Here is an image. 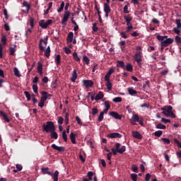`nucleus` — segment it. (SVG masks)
<instances>
[{
    "mask_svg": "<svg viewBox=\"0 0 181 181\" xmlns=\"http://www.w3.org/2000/svg\"><path fill=\"white\" fill-rule=\"evenodd\" d=\"M62 136L64 141L68 142V135H66V133H65V130L63 131Z\"/></svg>",
    "mask_w": 181,
    "mask_h": 181,
    "instance_id": "nucleus-43",
    "label": "nucleus"
},
{
    "mask_svg": "<svg viewBox=\"0 0 181 181\" xmlns=\"http://www.w3.org/2000/svg\"><path fill=\"white\" fill-rule=\"evenodd\" d=\"M61 63H62L61 57H60V54H58L55 57V64L59 66Z\"/></svg>",
    "mask_w": 181,
    "mask_h": 181,
    "instance_id": "nucleus-30",
    "label": "nucleus"
},
{
    "mask_svg": "<svg viewBox=\"0 0 181 181\" xmlns=\"http://www.w3.org/2000/svg\"><path fill=\"white\" fill-rule=\"evenodd\" d=\"M4 28L6 31L10 30V26L7 23L4 24Z\"/></svg>",
    "mask_w": 181,
    "mask_h": 181,
    "instance_id": "nucleus-62",
    "label": "nucleus"
},
{
    "mask_svg": "<svg viewBox=\"0 0 181 181\" xmlns=\"http://www.w3.org/2000/svg\"><path fill=\"white\" fill-rule=\"evenodd\" d=\"M103 98H104V94L103 93V92L100 91L98 93V95H96L95 101H98L100 100H102Z\"/></svg>",
    "mask_w": 181,
    "mask_h": 181,
    "instance_id": "nucleus-24",
    "label": "nucleus"
},
{
    "mask_svg": "<svg viewBox=\"0 0 181 181\" xmlns=\"http://www.w3.org/2000/svg\"><path fill=\"white\" fill-rule=\"evenodd\" d=\"M113 73H115V69H113L112 68V69H110L109 72H107V74H106V75L111 76Z\"/></svg>",
    "mask_w": 181,
    "mask_h": 181,
    "instance_id": "nucleus-64",
    "label": "nucleus"
},
{
    "mask_svg": "<svg viewBox=\"0 0 181 181\" xmlns=\"http://www.w3.org/2000/svg\"><path fill=\"white\" fill-rule=\"evenodd\" d=\"M109 115L115 118V119L121 120L122 115H119L117 112L115 111L110 112Z\"/></svg>",
    "mask_w": 181,
    "mask_h": 181,
    "instance_id": "nucleus-11",
    "label": "nucleus"
},
{
    "mask_svg": "<svg viewBox=\"0 0 181 181\" xmlns=\"http://www.w3.org/2000/svg\"><path fill=\"white\" fill-rule=\"evenodd\" d=\"M42 132H56V127L53 122H47L46 124H42Z\"/></svg>",
    "mask_w": 181,
    "mask_h": 181,
    "instance_id": "nucleus-2",
    "label": "nucleus"
},
{
    "mask_svg": "<svg viewBox=\"0 0 181 181\" xmlns=\"http://www.w3.org/2000/svg\"><path fill=\"white\" fill-rule=\"evenodd\" d=\"M181 28H174V29L173 30V32H174L175 34H177L178 35H180V33H181V30H180L179 29H180Z\"/></svg>",
    "mask_w": 181,
    "mask_h": 181,
    "instance_id": "nucleus-42",
    "label": "nucleus"
},
{
    "mask_svg": "<svg viewBox=\"0 0 181 181\" xmlns=\"http://www.w3.org/2000/svg\"><path fill=\"white\" fill-rule=\"evenodd\" d=\"M69 137L72 144H76V134H75L74 132H71L70 133Z\"/></svg>",
    "mask_w": 181,
    "mask_h": 181,
    "instance_id": "nucleus-20",
    "label": "nucleus"
},
{
    "mask_svg": "<svg viewBox=\"0 0 181 181\" xmlns=\"http://www.w3.org/2000/svg\"><path fill=\"white\" fill-rule=\"evenodd\" d=\"M127 33H130L133 30V25L132 24V23L129 22L127 23Z\"/></svg>",
    "mask_w": 181,
    "mask_h": 181,
    "instance_id": "nucleus-27",
    "label": "nucleus"
},
{
    "mask_svg": "<svg viewBox=\"0 0 181 181\" xmlns=\"http://www.w3.org/2000/svg\"><path fill=\"white\" fill-rule=\"evenodd\" d=\"M132 170H133L134 173H138V166H136V165H133Z\"/></svg>",
    "mask_w": 181,
    "mask_h": 181,
    "instance_id": "nucleus-56",
    "label": "nucleus"
},
{
    "mask_svg": "<svg viewBox=\"0 0 181 181\" xmlns=\"http://www.w3.org/2000/svg\"><path fill=\"white\" fill-rule=\"evenodd\" d=\"M106 88H107V90H109V91H110L111 90H112V83L110 81L106 82Z\"/></svg>",
    "mask_w": 181,
    "mask_h": 181,
    "instance_id": "nucleus-37",
    "label": "nucleus"
},
{
    "mask_svg": "<svg viewBox=\"0 0 181 181\" xmlns=\"http://www.w3.org/2000/svg\"><path fill=\"white\" fill-rule=\"evenodd\" d=\"M37 85H33V91H34V93H35V94H37Z\"/></svg>",
    "mask_w": 181,
    "mask_h": 181,
    "instance_id": "nucleus-55",
    "label": "nucleus"
},
{
    "mask_svg": "<svg viewBox=\"0 0 181 181\" xmlns=\"http://www.w3.org/2000/svg\"><path fill=\"white\" fill-rule=\"evenodd\" d=\"M175 23H176V25H177V27H176V28H181V20L176 19Z\"/></svg>",
    "mask_w": 181,
    "mask_h": 181,
    "instance_id": "nucleus-50",
    "label": "nucleus"
},
{
    "mask_svg": "<svg viewBox=\"0 0 181 181\" xmlns=\"http://www.w3.org/2000/svg\"><path fill=\"white\" fill-rule=\"evenodd\" d=\"M132 135H133V137L136 139H139V140L142 139V135L140 134V133L138 131H133Z\"/></svg>",
    "mask_w": 181,
    "mask_h": 181,
    "instance_id": "nucleus-17",
    "label": "nucleus"
},
{
    "mask_svg": "<svg viewBox=\"0 0 181 181\" xmlns=\"http://www.w3.org/2000/svg\"><path fill=\"white\" fill-rule=\"evenodd\" d=\"M23 6L27 8V13L30 10V5L26 1H23Z\"/></svg>",
    "mask_w": 181,
    "mask_h": 181,
    "instance_id": "nucleus-32",
    "label": "nucleus"
},
{
    "mask_svg": "<svg viewBox=\"0 0 181 181\" xmlns=\"http://www.w3.org/2000/svg\"><path fill=\"white\" fill-rule=\"evenodd\" d=\"M151 177V175H150V173L146 174L145 180L146 181H150Z\"/></svg>",
    "mask_w": 181,
    "mask_h": 181,
    "instance_id": "nucleus-63",
    "label": "nucleus"
},
{
    "mask_svg": "<svg viewBox=\"0 0 181 181\" xmlns=\"http://www.w3.org/2000/svg\"><path fill=\"white\" fill-rule=\"evenodd\" d=\"M53 23V21L52 20H40L39 21V26L42 29H47L48 26L51 25Z\"/></svg>",
    "mask_w": 181,
    "mask_h": 181,
    "instance_id": "nucleus-4",
    "label": "nucleus"
},
{
    "mask_svg": "<svg viewBox=\"0 0 181 181\" xmlns=\"http://www.w3.org/2000/svg\"><path fill=\"white\" fill-rule=\"evenodd\" d=\"M161 122L163 123H170V119H165V118H161Z\"/></svg>",
    "mask_w": 181,
    "mask_h": 181,
    "instance_id": "nucleus-60",
    "label": "nucleus"
},
{
    "mask_svg": "<svg viewBox=\"0 0 181 181\" xmlns=\"http://www.w3.org/2000/svg\"><path fill=\"white\" fill-rule=\"evenodd\" d=\"M112 101L115 102V103H121L122 102V98L121 97H116V98H113Z\"/></svg>",
    "mask_w": 181,
    "mask_h": 181,
    "instance_id": "nucleus-47",
    "label": "nucleus"
},
{
    "mask_svg": "<svg viewBox=\"0 0 181 181\" xmlns=\"http://www.w3.org/2000/svg\"><path fill=\"white\" fill-rule=\"evenodd\" d=\"M124 20H125V22L130 23L132 19L130 17H127V16H124Z\"/></svg>",
    "mask_w": 181,
    "mask_h": 181,
    "instance_id": "nucleus-61",
    "label": "nucleus"
},
{
    "mask_svg": "<svg viewBox=\"0 0 181 181\" xmlns=\"http://www.w3.org/2000/svg\"><path fill=\"white\" fill-rule=\"evenodd\" d=\"M16 48H17V45H16L15 44L11 45L10 48L8 49V51L10 52V55L15 56Z\"/></svg>",
    "mask_w": 181,
    "mask_h": 181,
    "instance_id": "nucleus-15",
    "label": "nucleus"
},
{
    "mask_svg": "<svg viewBox=\"0 0 181 181\" xmlns=\"http://www.w3.org/2000/svg\"><path fill=\"white\" fill-rule=\"evenodd\" d=\"M141 118L139 117V115H133V117H132V119H129L130 124L133 125H136L135 122H139Z\"/></svg>",
    "mask_w": 181,
    "mask_h": 181,
    "instance_id": "nucleus-8",
    "label": "nucleus"
},
{
    "mask_svg": "<svg viewBox=\"0 0 181 181\" xmlns=\"http://www.w3.org/2000/svg\"><path fill=\"white\" fill-rule=\"evenodd\" d=\"M49 168H41V173L42 175H48L49 176H53V180L54 181H58V175H59V172L58 170H55L54 174L52 173L49 171Z\"/></svg>",
    "mask_w": 181,
    "mask_h": 181,
    "instance_id": "nucleus-3",
    "label": "nucleus"
},
{
    "mask_svg": "<svg viewBox=\"0 0 181 181\" xmlns=\"http://www.w3.org/2000/svg\"><path fill=\"white\" fill-rule=\"evenodd\" d=\"M82 83H83L84 87L87 88H92L94 85V83L92 80H83L82 81Z\"/></svg>",
    "mask_w": 181,
    "mask_h": 181,
    "instance_id": "nucleus-10",
    "label": "nucleus"
},
{
    "mask_svg": "<svg viewBox=\"0 0 181 181\" xmlns=\"http://www.w3.org/2000/svg\"><path fill=\"white\" fill-rule=\"evenodd\" d=\"M175 42H176L177 45L181 44V37L176 35V37H175Z\"/></svg>",
    "mask_w": 181,
    "mask_h": 181,
    "instance_id": "nucleus-46",
    "label": "nucleus"
},
{
    "mask_svg": "<svg viewBox=\"0 0 181 181\" xmlns=\"http://www.w3.org/2000/svg\"><path fill=\"white\" fill-rule=\"evenodd\" d=\"M98 114V108L97 107H94L92 109V115H97Z\"/></svg>",
    "mask_w": 181,
    "mask_h": 181,
    "instance_id": "nucleus-58",
    "label": "nucleus"
},
{
    "mask_svg": "<svg viewBox=\"0 0 181 181\" xmlns=\"http://www.w3.org/2000/svg\"><path fill=\"white\" fill-rule=\"evenodd\" d=\"M29 24L30 25L31 29H33L34 28V18H30V19L29 20Z\"/></svg>",
    "mask_w": 181,
    "mask_h": 181,
    "instance_id": "nucleus-51",
    "label": "nucleus"
},
{
    "mask_svg": "<svg viewBox=\"0 0 181 181\" xmlns=\"http://www.w3.org/2000/svg\"><path fill=\"white\" fill-rule=\"evenodd\" d=\"M107 137L110 139H121L122 135L119 133H111L107 134Z\"/></svg>",
    "mask_w": 181,
    "mask_h": 181,
    "instance_id": "nucleus-14",
    "label": "nucleus"
},
{
    "mask_svg": "<svg viewBox=\"0 0 181 181\" xmlns=\"http://www.w3.org/2000/svg\"><path fill=\"white\" fill-rule=\"evenodd\" d=\"M63 122H64V118H63V117H59V118L58 119V124H59V125L63 124Z\"/></svg>",
    "mask_w": 181,
    "mask_h": 181,
    "instance_id": "nucleus-53",
    "label": "nucleus"
},
{
    "mask_svg": "<svg viewBox=\"0 0 181 181\" xmlns=\"http://www.w3.org/2000/svg\"><path fill=\"white\" fill-rule=\"evenodd\" d=\"M173 42H174V39L169 37L163 41H161L160 46L161 47H168L170 45L173 44Z\"/></svg>",
    "mask_w": 181,
    "mask_h": 181,
    "instance_id": "nucleus-6",
    "label": "nucleus"
},
{
    "mask_svg": "<svg viewBox=\"0 0 181 181\" xmlns=\"http://www.w3.org/2000/svg\"><path fill=\"white\" fill-rule=\"evenodd\" d=\"M127 33H129V32H120V37H123V39H127L129 37Z\"/></svg>",
    "mask_w": 181,
    "mask_h": 181,
    "instance_id": "nucleus-33",
    "label": "nucleus"
},
{
    "mask_svg": "<svg viewBox=\"0 0 181 181\" xmlns=\"http://www.w3.org/2000/svg\"><path fill=\"white\" fill-rule=\"evenodd\" d=\"M76 122H77V124L82 125V122L80 119V117L78 116L76 117Z\"/></svg>",
    "mask_w": 181,
    "mask_h": 181,
    "instance_id": "nucleus-54",
    "label": "nucleus"
},
{
    "mask_svg": "<svg viewBox=\"0 0 181 181\" xmlns=\"http://www.w3.org/2000/svg\"><path fill=\"white\" fill-rule=\"evenodd\" d=\"M156 128H157V129H165L166 126L162 123H159L157 124V126H156Z\"/></svg>",
    "mask_w": 181,
    "mask_h": 181,
    "instance_id": "nucleus-34",
    "label": "nucleus"
},
{
    "mask_svg": "<svg viewBox=\"0 0 181 181\" xmlns=\"http://www.w3.org/2000/svg\"><path fill=\"white\" fill-rule=\"evenodd\" d=\"M41 95L44 96V97L49 98H50L52 97V95L51 94H48V93L46 92V91L41 92Z\"/></svg>",
    "mask_w": 181,
    "mask_h": 181,
    "instance_id": "nucleus-38",
    "label": "nucleus"
},
{
    "mask_svg": "<svg viewBox=\"0 0 181 181\" xmlns=\"http://www.w3.org/2000/svg\"><path fill=\"white\" fill-rule=\"evenodd\" d=\"M130 177L132 178V180L133 181H137L138 180V175L133 173L130 175Z\"/></svg>",
    "mask_w": 181,
    "mask_h": 181,
    "instance_id": "nucleus-39",
    "label": "nucleus"
},
{
    "mask_svg": "<svg viewBox=\"0 0 181 181\" xmlns=\"http://www.w3.org/2000/svg\"><path fill=\"white\" fill-rule=\"evenodd\" d=\"M48 133L51 134L52 139H58V134H57V132H49Z\"/></svg>",
    "mask_w": 181,
    "mask_h": 181,
    "instance_id": "nucleus-29",
    "label": "nucleus"
},
{
    "mask_svg": "<svg viewBox=\"0 0 181 181\" xmlns=\"http://www.w3.org/2000/svg\"><path fill=\"white\" fill-rule=\"evenodd\" d=\"M0 116L2 117V119H4V121H5L7 123L10 122V119L7 117L6 114L3 111H0Z\"/></svg>",
    "mask_w": 181,
    "mask_h": 181,
    "instance_id": "nucleus-22",
    "label": "nucleus"
},
{
    "mask_svg": "<svg viewBox=\"0 0 181 181\" xmlns=\"http://www.w3.org/2000/svg\"><path fill=\"white\" fill-rule=\"evenodd\" d=\"M51 148L54 149V150H57L58 152H60V153H63V152L65 151V148L64 147L58 146H56V144H52Z\"/></svg>",
    "mask_w": 181,
    "mask_h": 181,
    "instance_id": "nucleus-12",
    "label": "nucleus"
},
{
    "mask_svg": "<svg viewBox=\"0 0 181 181\" xmlns=\"http://www.w3.org/2000/svg\"><path fill=\"white\" fill-rule=\"evenodd\" d=\"M72 56L74 57V59H75L76 62H80L81 57H78V55H77L76 52H74Z\"/></svg>",
    "mask_w": 181,
    "mask_h": 181,
    "instance_id": "nucleus-36",
    "label": "nucleus"
},
{
    "mask_svg": "<svg viewBox=\"0 0 181 181\" xmlns=\"http://www.w3.org/2000/svg\"><path fill=\"white\" fill-rule=\"evenodd\" d=\"M104 12L111 13V8L110 7V4H104Z\"/></svg>",
    "mask_w": 181,
    "mask_h": 181,
    "instance_id": "nucleus-25",
    "label": "nucleus"
},
{
    "mask_svg": "<svg viewBox=\"0 0 181 181\" xmlns=\"http://www.w3.org/2000/svg\"><path fill=\"white\" fill-rule=\"evenodd\" d=\"M125 70L128 71V72H133V66L132 65V64H127L125 66Z\"/></svg>",
    "mask_w": 181,
    "mask_h": 181,
    "instance_id": "nucleus-28",
    "label": "nucleus"
},
{
    "mask_svg": "<svg viewBox=\"0 0 181 181\" xmlns=\"http://www.w3.org/2000/svg\"><path fill=\"white\" fill-rule=\"evenodd\" d=\"M82 60H83L84 62H86V64H87V65L89 64L90 59H89L88 57L84 55Z\"/></svg>",
    "mask_w": 181,
    "mask_h": 181,
    "instance_id": "nucleus-45",
    "label": "nucleus"
},
{
    "mask_svg": "<svg viewBox=\"0 0 181 181\" xmlns=\"http://www.w3.org/2000/svg\"><path fill=\"white\" fill-rule=\"evenodd\" d=\"M103 119H104V114H100L99 115V117H98V122H101V121H103Z\"/></svg>",
    "mask_w": 181,
    "mask_h": 181,
    "instance_id": "nucleus-52",
    "label": "nucleus"
},
{
    "mask_svg": "<svg viewBox=\"0 0 181 181\" xmlns=\"http://www.w3.org/2000/svg\"><path fill=\"white\" fill-rule=\"evenodd\" d=\"M153 134L156 137H160L163 135V131L162 130H158L157 132H154V133H153Z\"/></svg>",
    "mask_w": 181,
    "mask_h": 181,
    "instance_id": "nucleus-31",
    "label": "nucleus"
},
{
    "mask_svg": "<svg viewBox=\"0 0 181 181\" xmlns=\"http://www.w3.org/2000/svg\"><path fill=\"white\" fill-rule=\"evenodd\" d=\"M74 40H75L74 38V33H69L68 36H66V41H68V43H71V42H73Z\"/></svg>",
    "mask_w": 181,
    "mask_h": 181,
    "instance_id": "nucleus-18",
    "label": "nucleus"
},
{
    "mask_svg": "<svg viewBox=\"0 0 181 181\" xmlns=\"http://www.w3.org/2000/svg\"><path fill=\"white\" fill-rule=\"evenodd\" d=\"M87 177L89 180H92L93 177V172L92 171H88L87 173Z\"/></svg>",
    "mask_w": 181,
    "mask_h": 181,
    "instance_id": "nucleus-49",
    "label": "nucleus"
},
{
    "mask_svg": "<svg viewBox=\"0 0 181 181\" xmlns=\"http://www.w3.org/2000/svg\"><path fill=\"white\" fill-rule=\"evenodd\" d=\"M24 95H25V98H27L28 101H30L32 98L30 97V94L28 91H24Z\"/></svg>",
    "mask_w": 181,
    "mask_h": 181,
    "instance_id": "nucleus-40",
    "label": "nucleus"
},
{
    "mask_svg": "<svg viewBox=\"0 0 181 181\" xmlns=\"http://www.w3.org/2000/svg\"><path fill=\"white\" fill-rule=\"evenodd\" d=\"M123 12L124 13H129V11H128V6L125 5L124 7L123 8Z\"/></svg>",
    "mask_w": 181,
    "mask_h": 181,
    "instance_id": "nucleus-59",
    "label": "nucleus"
},
{
    "mask_svg": "<svg viewBox=\"0 0 181 181\" xmlns=\"http://www.w3.org/2000/svg\"><path fill=\"white\" fill-rule=\"evenodd\" d=\"M70 15H71V13H70V11H66L64 12V16L61 22L62 25H64V26H66V22H68Z\"/></svg>",
    "mask_w": 181,
    "mask_h": 181,
    "instance_id": "nucleus-5",
    "label": "nucleus"
},
{
    "mask_svg": "<svg viewBox=\"0 0 181 181\" xmlns=\"http://www.w3.org/2000/svg\"><path fill=\"white\" fill-rule=\"evenodd\" d=\"M43 51H45V56L47 58H49L51 54V48L49 47V46L47 47L46 49H45V47H43Z\"/></svg>",
    "mask_w": 181,
    "mask_h": 181,
    "instance_id": "nucleus-23",
    "label": "nucleus"
},
{
    "mask_svg": "<svg viewBox=\"0 0 181 181\" xmlns=\"http://www.w3.org/2000/svg\"><path fill=\"white\" fill-rule=\"evenodd\" d=\"M116 67L117 68H120V69H123V70H125V64L124 62L123 61H117L116 62Z\"/></svg>",
    "mask_w": 181,
    "mask_h": 181,
    "instance_id": "nucleus-16",
    "label": "nucleus"
},
{
    "mask_svg": "<svg viewBox=\"0 0 181 181\" xmlns=\"http://www.w3.org/2000/svg\"><path fill=\"white\" fill-rule=\"evenodd\" d=\"M37 73L40 75H42V64L40 62L37 63Z\"/></svg>",
    "mask_w": 181,
    "mask_h": 181,
    "instance_id": "nucleus-26",
    "label": "nucleus"
},
{
    "mask_svg": "<svg viewBox=\"0 0 181 181\" xmlns=\"http://www.w3.org/2000/svg\"><path fill=\"white\" fill-rule=\"evenodd\" d=\"M116 146V149H115V151H117V152H118V153L119 154H123L125 152V146H122L121 147V144L119 143H116L115 144ZM120 147V148H119Z\"/></svg>",
    "mask_w": 181,
    "mask_h": 181,
    "instance_id": "nucleus-7",
    "label": "nucleus"
},
{
    "mask_svg": "<svg viewBox=\"0 0 181 181\" xmlns=\"http://www.w3.org/2000/svg\"><path fill=\"white\" fill-rule=\"evenodd\" d=\"M77 78V71L76 69H74V71H72L71 74V78L70 80L71 81L72 83H75L76 81Z\"/></svg>",
    "mask_w": 181,
    "mask_h": 181,
    "instance_id": "nucleus-19",
    "label": "nucleus"
},
{
    "mask_svg": "<svg viewBox=\"0 0 181 181\" xmlns=\"http://www.w3.org/2000/svg\"><path fill=\"white\" fill-rule=\"evenodd\" d=\"M13 73L16 77H18V78L21 77V74H19L18 69H17L16 67L13 68Z\"/></svg>",
    "mask_w": 181,
    "mask_h": 181,
    "instance_id": "nucleus-35",
    "label": "nucleus"
},
{
    "mask_svg": "<svg viewBox=\"0 0 181 181\" xmlns=\"http://www.w3.org/2000/svg\"><path fill=\"white\" fill-rule=\"evenodd\" d=\"M128 93H129V95L132 96H134L138 94V91L136 90H134L133 87L128 88Z\"/></svg>",
    "mask_w": 181,
    "mask_h": 181,
    "instance_id": "nucleus-21",
    "label": "nucleus"
},
{
    "mask_svg": "<svg viewBox=\"0 0 181 181\" xmlns=\"http://www.w3.org/2000/svg\"><path fill=\"white\" fill-rule=\"evenodd\" d=\"M92 30L93 32H98V30H99V28L97 27V23H93Z\"/></svg>",
    "mask_w": 181,
    "mask_h": 181,
    "instance_id": "nucleus-48",
    "label": "nucleus"
},
{
    "mask_svg": "<svg viewBox=\"0 0 181 181\" xmlns=\"http://www.w3.org/2000/svg\"><path fill=\"white\" fill-rule=\"evenodd\" d=\"M47 40H48L47 37H45V39H40V42H39V49H40V51L43 52L42 43L45 44V46H46L47 45Z\"/></svg>",
    "mask_w": 181,
    "mask_h": 181,
    "instance_id": "nucleus-9",
    "label": "nucleus"
},
{
    "mask_svg": "<svg viewBox=\"0 0 181 181\" xmlns=\"http://www.w3.org/2000/svg\"><path fill=\"white\" fill-rule=\"evenodd\" d=\"M161 113L164 114L165 117H170L171 119L176 118V115L173 112V107L168 105L164 107H161Z\"/></svg>",
    "mask_w": 181,
    "mask_h": 181,
    "instance_id": "nucleus-1",
    "label": "nucleus"
},
{
    "mask_svg": "<svg viewBox=\"0 0 181 181\" xmlns=\"http://www.w3.org/2000/svg\"><path fill=\"white\" fill-rule=\"evenodd\" d=\"M161 141L165 144H170V139L168 138H161Z\"/></svg>",
    "mask_w": 181,
    "mask_h": 181,
    "instance_id": "nucleus-44",
    "label": "nucleus"
},
{
    "mask_svg": "<svg viewBox=\"0 0 181 181\" xmlns=\"http://www.w3.org/2000/svg\"><path fill=\"white\" fill-rule=\"evenodd\" d=\"M6 42H7L6 35H2L1 37L2 45H6Z\"/></svg>",
    "mask_w": 181,
    "mask_h": 181,
    "instance_id": "nucleus-41",
    "label": "nucleus"
},
{
    "mask_svg": "<svg viewBox=\"0 0 181 181\" xmlns=\"http://www.w3.org/2000/svg\"><path fill=\"white\" fill-rule=\"evenodd\" d=\"M141 52H137L135 53V55L134 56V59L135 62H142V55Z\"/></svg>",
    "mask_w": 181,
    "mask_h": 181,
    "instance_id": "nucleus-13",
    "label": "nucleus"
},
{
    "mask_svg": "<svg viewBox=\"0 0 181 181\" xmlns=\"http://www.w3.org/2000/svg\"><path fill=\"white\" fill-rule=\"evenodd\" d=\"M174 142L177 145L178 147L181 148V142H180V141L177 140V139H174Z\"/></svg>",
    "mask_w": 181,
    "mask_h": 181,
    "instance_id": "nucleus-57",
    "label": "nucleus"
}]
</instances>
